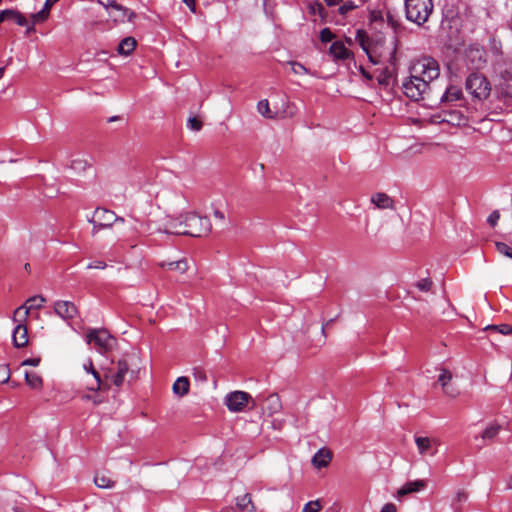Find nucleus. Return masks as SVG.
Segmentation results:
<instances>
[{
	"instance_id": "1",
	"label": "nucleus",
	"mask_w": 512,
	"mask_h": 512,
	"mask_svg": "<svg viewBox=\"0 0 512 512\" xmlns=\"http://www.w3.org/2000/svg\"><path fill=\"white\" fill-rule=\"evenodd\" d=\"M356 41L367 54L369 61L374 64L389 63L396 65V45L394 42L386 43L382 34L368 35L366 31L358 29L356 31Z\"/></svg>"
},
{
	"instance_id": "2",
	"label": "nucleus",
	"mask_w": 512,
	"mask_h": 512,
	"mask_svg": "<svg viewBox=\"0 0 512 512\" xmlns=\"http://www.w3.org/2000/svg\"><path fill=\"white\" fill-rule=\"evenodd\" d=\"M173 230H163L167 234L187 235L191 237H203L211 232V222L207 217L189 212L179 217V223L171 222Z\"/></svg>"
},
{
	"instance_id": "3",
	"label": "nucleus",
	"mask_w": 512,
	"mask_h": 512,
	"mask_svg": "<svg viewBox=\"0 0 512 512\" xmlns=\"http://www.w3.org/2000/svg\"><path fill=\"white\" fill-rule=\"evenodd\" d=\"M410 73L413 78L425 80V83L430 85L432 81L439 77L440 66L434 58L423 56L413 62Z\"/></svg>"
},
{
	"instance_id": "4",
	"label": "nucleus",
	"mask_w": 512,
	"mask_h": 512,
	"mask_svg": "<svg viewBox=\"0 0 512 512\" xmlns=\"http://www.w3.org/2000/svg\"><path fill=\"white\" fill-rule=\"evenodd\" d=\"M433 8L432 0H405L407 19L419 26L428 21Z\"/></svg>"
},
{
	"instance_id": "5",
	"label": "nucleus",
	"mask_w": 512,
	"mask_h": 512,
	"mask_svg": "<svg viewBox=\"0 0 512 512\" xmlns=\"http://www.w3.org/2000/svg\"><path fill=\"white\" fill-rule=\"evenodd\" d=\"M86 340L88 344H94L100 353L111 351L116 344L115 338L105 329H89Z\"/></svg>"
},
{
	"instance_id": "6",
	"label": "nucleus",
	"mask_w": 512,
	"mask_h": 512,
	"mask_svg": "<svg viewBox=\"0 0 512 512\" xmlns=\"http://www.w3.org/2000/svg\"><path fill=\"white\" fill-rule=\"evenodd\" d=\"M466 90L479 100L486 99L490 95L491 86L486 77L480 73H472L466 79Z\"/></svg>"
},
{
	"instance_id": "7",
	"label": "nucleus",
	"mask_w": 512,
	"mask_h": 512,
	"mask_svg": "<svg viewBox=\"0 0 512 512\" xmlns=\"http://www.w3.org/2000/svg\"><path fill=\"white\" fill-rule=\"evenodd\" d=\"M124 218L117 216L113 211L105 208H97L90 220L93 223V234L101 229L110 228L114 223H124Z\"/></svg>"
},
{
	"instance_id": "8",
	"label": "nucleus",
	"mask_w": 512,
	"mask_h": 512,
	"mask_svg": "<svg viewBox=\"0 0 512 512\" xmlns=\"http://www.w3.org/2000/svg\"><path fill=\"white\" fill-rule=\"evenodd\" d=\"M402 89L408 98L418 101L428 91L429 85L425 83V80L413 78V75L410 74L409 79L403 82Z\"/></svg>"
},
{
	"instance_id": "9",
	"label": "nucleus",
	"mask_w": 512,
	"mask_h": 512,
	"mask_svg": "<svg viewBox=\"0 0 512 512\" xmlns=\"http://www.w3.org/2000/svg\"><path fill=\"white\" fill-rule=\"evenodd\" d=\"M252 397L244 391H234L226 395L224 403L231 412H241L248 405Z\"/></svg>"
},
{
	"instance_id": "10",
	"label": "nucleus",
	"mask_w": 512,
	"mask_h": 512,
	"mask_svg": "<svg viewBox=\"0 0 512 512\" xmlns=\"http://www.w3.org/2000/svg\"><path fill=\"white\" fill-rule=\"evenodd\" d=\"M129 370L130 366L128 362L125 359H120L116 363V370L114 368H108L105 370L104 376L106 379H110L115 386L121 387Z\"/></svg>"
},
{
	"instance_id": "11",
	"label": "nucleus",
	"mask_w": 512,
	"mask_h": 512,
	"mask_svg": "<svg viewBox=\"0 0 512 512\" xmlns=\"http://www.w3.org/2000/svg\"><path fill=\"white\" fill-rule=\"evenodd\" d=\"M45 302L46 299L42 295H36L28 298L23 305L14 311L13 320H18V316L21 314L22 310H24L23 318H20L19 320L21 322H26L30 311L33 309H40Z\"/></svg>"
},
{
	"instance_id": "12",
	"label": "nucleus",
	"mask_w": 512,
	"mask_h": 512,
	"mask_svg": "<svg viewBox=\"0 0 512 512\" xmlns=\"http://www.w3.org/2000/svg\"><path fill=\"white\" fill-rule=\"evenodd\" d=\"M105 8L107 9L109 16L115 22H132L136 16L134 12L128 10L118 3L105 4Z\"/></svg>"
},
{
	"instance_id": "13",
	"label": "nucleus",
	"mask_w": 512,
	"mask_h": 512,
	"mask_svg": "<svg viewBox=\"0 0 512 512\" xmlns=\"http://www.w3.org/2000/svg\"><path fill=\"white\" fill-rule=\"evenodd\" d=\"M53 307L54 312L65 321L74 319L78 315L76 305L70 301H56Z\"/></svg>"
},
{
	"instance_id": "14",
	"label": "nucleus",
	"mask_w": 512,
	"mask_h": 512,
	"mask_svg": "<svg viewBox=\"0 0 512 512\" xmlns=\"http://www.w3.org/2000/svg\"><path fill=\"white\" fill-rule=\"evenodd\" d=\"M17 323L14 331H13V344L17 348L25 347L28 344V331L26 322H21L18 320H13Z\"/></svg>"
},
{
	"instance_id": "15",
	"label": "nucleus",
	"mask_w": 512,
	"mask_h": 512,
	"mask_svg": "<svg viewBox=\"0 0 512 512\" xmlns=\"http://www.w3.org/2000/svg\"><path fill=\"white\" fill-rule=\"evenodd\" d=\"M415 443L418 448V452L421 455L430 453L431 455L436 454L437 450H432L433 446H437L439 441L434 438L417 436L415 437Z\"/></svg>"
},
{
	"instance_id": "16",
	"label": "nucleus",
	"mask_w": 512,
	"mask_h": 512,
	"mask_svg": "<svg viewBox=\"0 0 512 512\" xmlns=\"http://www.w3.org/2000/svg\"><path fill=\"white\" fill-rule=\"evenodd\" d=\"M427 483L425 480L419 479L405 483L396 493L397 498H402L408 494L419 492L425 489Z\"/></svg>"
},
{
	"instance_id": "17",
	"label": "nucleus",
	"mask_w": 512,
	"mask_h": 512,
	"mask_svg": "<svg viewBox=\"0 0 512 512\" xmlns=\"http://www.w3.org/2000/svg\"><path fill=\"white\" fill-rule=\"evenodd\" d=\"M332 459V453L328 449H320L312 458V464L320 469L327 467Z\"/></svg>"
},
{
	"instance_id": "18",
	"label": "nucleus",
	"mask_w": 512,
	"mask_h": 512,
	"mask_svg": "<svg viewBox=\"0 0 512 512\" xmlns=\"http://www.w3.org/2000/svg\"><path fill=\"white\" fill-rule=\"evenodd\" d=\"M371 202L379 209H393L394 201L386 193H376L371 197Z\"/></svg>"
},
{
	"instance_id": "19",
	"label": "nucleus",
	"mask_w": 512,
	"mask_h": 512,
	"mask_svg": "<svg viewBox=\"0 0 512 512\" xmlns=\"http://www.w3.org/2000/svg\"><path fill=\"white\" fill-rule=\"evenodd\" d=\"M329 52L335 60H345L351 56V52L340 41L334 42L330 46Z\"/></svg>"
},
{
	"instance_id": "20",
	"label": "nucleus",
	"mask_w": 512,
	"mask_h": 512,
	"mask_svg": "<svg viewBox=\"0 0 512 512\" xmlns=\"http://www.w3.org/2000/svg\"><path fill=\"white\" fill-rule=\"evenodd\" d=\"M190 382L187 377L181 376L175 380L172 386L173 393L178 397H183L189 393Z\"/></svg>"
},
{
	"instance_id": "21",
	"label": "nucleus",
	"mask_w": 512,
	"mask_h": 512,
	"mask_svg": "<svg viewBox=\"0 0 512 512\" xmlns=\"http://www.w3.org/2000/svg\"><path fill=\"white\" fill-rule=\"evenodd\" d=\"M236 506L241 511L256 512V507L252 501L250 493H246L243 496L236 498Z\"/></svg>"
},
{
	"instance_id": "22",
	"label": "nucleus",
	"mask_w": 512,
	"mask_h": 512,
	"mask_svg": "<svg viewBox=\"0 0 512 512\" xmlns=\"http://www.w3.org/2000/svg\"><path fill=\"white\" fill-rule=\"evenodd\" d=\"M160 266L164 269H167L170 271H176L180 274H184L189 268L186 259H180V260L170 261V262H161Z\"/></svg>"
},
{
	"instance_id": "23",
	"label": "nucleus",
	"mask_w": 512,
	"mask_h": 512,
	"mask_svg": "<svg viewBox=\"0 0 512 512\" xmlns=\"http://www.w3.org/2000/svg\"><path fill=\"white\" fill-rule=\"evenodd\" d=\"M136 47V40L133 37L124 38L118 45L117 51L120 55H130Z\"/></svg>"
},
{
	"instance_id": "24",
	"label": "nucleus",
	"mask_w": 512,
	"mask_h": 512,
	"mask_svg": "<svg viewBox=\"0 0 512 512\" xmlns=\"http://www.w3.org/2000/svg\"><path fill=\"white\" fill-rule=\"evenodd\" d=\"M501 430V425L497 422L490 423L482 432L481 438L484 441H493Z\"/></svg>"
},
{
	"instance_id": "25",
	"label": "nucleus",
	"mask_w": 512,
	"mask_h": 512,
	"mask_svg": "<svg viewBox=\"0 0 512 512\" xmlns=\"http://www.w3.org/2000/svg\"><path fill=\"white\" fill-rule=\"evenodd\" d=\"M84 369L88 373H91L95 379V383L93 385L89 386L88 389L91 391L100 390L101 385H102L101 377H100V374L95 370L91 360L88 361V364H84Z\"/></svg>"
},
{
	"instance_id": "26",
	"label": "nucleus",
	"mask_w": 512,
	"mask_h": 512,
	"mask_svg": "<svg viewBox=\"0 0 512 512\" xmlns=\"http://www.w3.org/2000/svg\"><path fill=\"white\" fill-rule=\"evenodd\" d=\"M265 409L269 412V414L277 413L281 409L280 398L275 394L269 395L266 398Z\"/></svg>"
},
{
	"instance_id": "27",
	"label": "nucleus",
	"mask_w": 512,
	"mask_h": 512,
	"mask_svg": "<svg viewBox=\"0 0 512 512\" xmlns=\"http://www.w3.org/2000/svg\"><path fill=\"white\" fill-rule=\"evenodd\" d=\"M5 14H7L8 20L15 21L20 26H27L28 22L26 18L17 10L13 9H6Z\"/></svg>"
},
{
	"instance_id": "28",
	"label": "nucleus",
	"mask_w": 512,
	"mask_h": 512,
	"mask_svg": "<svg viewBox=\"0 0 512 512\" xmlns=\"http://www.w3.org/2000/svg\"><path fill=\"white\" fill-rule=\"evenodd\" d=\"M94 483L97 487L102 489H109L114 487L115 482L112 481L108 476L105 474H96L94 478Z\"/></svg>"
},
{
	"instance_id": "29",
	"label": "nucleus",
	"mask_w": 512,
	"mask_h": 512,
	"mask_svg": "<svg viewBox=\"0 0 512 512\" xmlns=\"http://www.w3.org/2000/svg\"><path fill=\"white\" fill-rule=\"evenodd\" d=\"M90 166L91 164L86 159L83 158L73 159L70 163V168L76 173H82L86 171V169Z\"/></svg>"
},
{
	"instance_id": "30",
	"label": "nucleus",
	"mask_w": 512,
	"mask_h": 512,
	"mask_svg": "<svg viewBox=\"0 0 512 512\" xmlns=\"http://www.w3.org/2000/svg\"><path fill=\"white\" fill-rule=\"evenodd\" d=\"M26 383L33 389H39L42 387V379L39 375L33 372L25 373Z\"/></svg>"
},
{
	"instance_id": "31",
	"label": "nucleus",
	"mask_w": 512,
	"mask_h": 512,
	"mask_svg": "<svg viewBox=\"0 0 512 512\" xmlns=\"http://www.w3.org/2000/svg\"><path fill=\"white\" fill-rule=\"evenodd\" d=\"M363 4L364 3H360L357 0H354V1L349 0V1L345 2L344 4H342L341 6H339L338 13L340 15L346 16L350 11H352L356 8H359Z\"/></svg>"
},
{
	"instance_id": "32",
	"label": "nucleus",
	"mask_w": 512,
	"mask_h": 512,
	"mask_svg": "<svg viewBox=\"0 0 512 512\" xmlns=\"http://www.w3.org/2000/svg\"><path fill=\"white\" fill-rule=\"evenodd\" d=\"M453 379V374L450 370L446 368L440 369V374L438 376V383L441 385L442 388L448 386Z\"/></svg>"
},
{
	"instance_id": "33",
	"label": "nucleus",
	"mask_w": 512,
	"mask_h": 512,
	"mask_svg": "<svg viewBox=\"0 0 512 512\" xmlns=\"http://www.w3.org/2000/svg\"><path fill=\"white\" fill-rule=\"evenodd\" d=\"M392 75L393 71L386 66L377 76V81L382 86H388Z\"/></svg>"
},
{
	"instance_id": "34",
	"label": "nucleus",
	"mask_w": 512,
	"mask_h": 512,
	"mask_svg": "<svg viewBox=\"0 0 512 512\" xmlns=\"http://www.w3.org/2000/svg\"><path fill=\"white\" fill-rule=\"evenodd\" d=\"M257 110L258 112L266 117V118H269V119H272L274 118V115L271 113L270 111V108H269V102L268 100L266 99H263V100H260L257 104Z\"/></svg>"
},
{
	"instance_id": "35",
	"label": "nucleus",
	"mask_w": 512,
	"mask_h": 512,
	"mask_svg": "<svg viewBox=\"0 0 512 512\" xmlns=\"http://www.w3.org/2000/svg\"><path fill=\"white\" fill-rule=\"evenodd\" d=\"M414 286L421 292H429L433 287V281L429 277L422 278L415 282Z\"/></svg>"
},
{
	"instance_id": "36",
	"label": "nucleus",
	"mask_w": 512,
	"mask_h": 512,
	"mask_svg": "<svg viewBox=\"0 0 512 512\" xmlns=\"http://www.w3.org/2000/svg\"><path fill=\"white\" fill-rule=\"evenodd\" d=\"M460 95L461 91L458 88L451 87L446 90L441 100L444 102L458 100L460 98Z\"/></svg>"
},
{
	"instance_id": "37",
	"label": "nucleus",
	"mask_w": 512,
	"mask_h": 512,
	"mask_svg": "<svg viewBox=\"0 0 512 512\" xmlns=\"http://www.w3.org/2000/svg\"><path fill=\"white\" fill-rule=\"evenodd\" d=\"M321 509V502L319 500H314L306 503L302 509V512H319Z\"/></svg>"
},
{
	"instance_id": "38",
	"label": "nucleus",
	"mask_w": 512,
	"mask_h": 512,
	"mask_svg": "<svg viewBox=\"0 0 512 512\" xmlns=\"http://www.w3.org/2000/svg\"><path fill=\"white\" fill-rule=\"evenodd\" d=\"M495 247L500 254H503L512 259V248L508 244L504 242H496Z\"/></svg>"
},
{
	"instance_id": "39",
	"label": "nucleus",
	"mask_w": 512,
	"mask_h": 512,
	"mask_svg": "<svg viewBox=\"0 0 512 512\" xmlns=\"http://www.w3.org/2000/svg\"><path fill=\"white\" fill-rule=\"evenodd\" d=\"M289 65L291 66V70L296 75H304L308 73V69L301 63L296 61L289 62Z\"/></svg>"
},
{
	"instance_id": "40",
	"label": "nucleus",
	"mask_w": 512,
	"mask_h": 512,
	"mask_svg": "<svg viewBox=\"0 0 512 512\" xmlns=\"http://www.w3.org/2000/svg\"><path fill=\"white\" fill-rule=\"evenodd\" d=\"M485 330L498 331L499 333L504 334V335L512 334V326H509V325H501V326L489 325L485 328Z\"/></svg>"
},
{
	"instance_id": "41",
	"label": "nucleus",
	"mask_w": 512,
	"mask_h": 512,
	"mask_svg": "<svg viewBox=\"0 0 512 512\" xmlns=\"http://www.w3.org/2000/svg\"><path fill=\"white\" fill-rule=\"evenodd\" d=\"M11 376L10 368L6 364L0 365V384H4L9 381Z\"/></svg>"
},
{
	"instance_id": "42",
	"label": "nucleus",
	"mask_w": 512,
	"mask_h": 512,
	"mask_svg": "<svg viewBox=\"0 0 512 512\" xmlns=\"http://www.w3.org/2000/svg\"><path fill=\"white\" fill-rule=\"evenodd\" d=\"M442 390H443V393L450 398H456L460 394V391L458 390V388L456 386H454L452 383H450L448 386L442 388Z\"/></svg>"
},
{
	"instance_id": "43",
	"label": "nucleus",
	"mask_w": 512,
	"mask_h": 512,
	"mask_svg": "<svg viewBox=\"0 0 512 512\" xmlns=\"http://www.w3.org/2000/svg\"><path fill=\"white\" fill-rule=\"evenodd\" d=\"M187 126L193 131H200L202 129V121L197 117H190L188 119Z\"/></svg>"
},
{
	"instance_id": "44",
	"label": "nucleus",
	"mask_w": 512,
	"mask_h": 512,
	"mask_svg": "<svg viewBox=\"0 0 512 512\" xmlns=\"http://www.w3.org/2000/svg\"><path fill=\"white\" fill-rule=\"evenodd\" d=\"M334 37L335 35L329 28H324L320 32V40L324 43L332 41Z\"/></svg>"
},
{
	"instance_id": "45",
	"label": "nucleus",
	"mask_w": 512,
	"mask_h": 512,
	"mask_svg": "<svg viewBox=\"0 0 512 512\" xmlns=\"http://www.w3.org/2000/svg\"><path fill=\"white\" fill-rule=\"evenodd\" d=\"M48 10H49V9H46V8L44 7V9H43V10H41V11H39V12H37V13L33 14V15H32L33 22H34V23H36V22H38V21H44V20L48 17Z\"/></svg>"
},
{
	"instance_id": "46",
	"label": "nucleus",
	"mask_w": 512,
	"mask_h": 512,
	"mask_svg": "<svg viewBox=\"0 0 512 512\" xmlns=\"http://www.w3.org/2000/svg\"><path fill=\"white\" fill-rule=\"evenodd\" d=\"M499 218H500V214H499V212H498V211H494V212H492V213L489 215V217H488V220H487V221H488V223H489L491 226H495V225L497 224V222H498Z\"/></svg>"
},
{
	"instance_id": "47",
	"label": "nucleus",
	"mask_w": 512,
	"mask_h": 512,
	"mask_svg": "<svg viewBox=\"0 0 512 512\" xmlns=\"http://www.w3.org/2000/svg\"><path fill=\"white\" fill-rule=\"evenodd\" d=\"M107 267L104 261H95L87 265L88 269H105Z\"/></svg>"
},
{
	"instance_id": "48",
	"label": "nucleus",
	"mask_w": 512,
	"mask_h": 512,
	"mask_svg": "<svg viewBox=\"0 0 512 512\" xmlns=\"http://www.w3.org/2000/svg\"><path fill=\"white\" fill-rule=\"evenodd\" d=\"M40 363V358H29L22 362L23 366L29 365V366H38Z\"/></svg>"
},
{
	"instance_id": "49",
	"label": "nucleus",
	"mask_w": 512,
	"mask_h": 512,
	"mask_svg": "<svg viewBox=\"0 0 512 512\" xmlns=\"http://www.w3.org/2000/svg\"><path fill=\"white\" fill-rule=\"evenodd\" d=\"M82 399L85 400V401H92L95 405H98L102 402L101 399H99L98 397L96 396H92V395H89V394H84L82 396Z\"/></svg>"
},
{
	"instance_id": "50",
	"label": "nucleus",
	"mask_w": 512,
	"mask_h": 512,
	"mask_svg": "<svg viewBox=\"0 0 512 512\" xmlns=\"http://www.w3.org/2000/svg\"><path fill=\"white\" fill-rule=\"evenodd\" d=\"M381 512H396V506L392 503H387L383 506Z\"/></svg>"
},
{
	"instance_id": "51",
	"label": "nucleus",
	"mask_w": 512,
	"mask_h": 512,
	"mask_svg": "<svg viewBox=\"0 0 512 512\" xmlns=\"http://www.w3.org/2000/svg\"><path fill=\"white\" fill-rule=\"evenodd\" d=\"M183 2L189 7L192 12L196 11L195 0H183Z\"/></svg>"
},
{
	"instance_id": "52",
	"label": "nucleus",
	"mask_w": 512,
	"mask_h": 512,
	"mask_svg": "<svg viewBox=\"0 0 512 512\" xmlns=\"http://www.w3.org/2000/svg\"><path fill=\"white\" fill-rule=\"evenodd\" d=\"M213 215L215 218L219 219L220 221H224V219H225L224 213L222 211H220L219 209H215L213 212Z\"/></svg>"
},
{
	"instance_id": "53",
	"label": "nucleus",
	"mask_w": 512,
	"mask_h": 512,
	"mask_svg": "<svg viewBox=\"0 0 512 512\" xmlns=\"http://www.w3.org/2000/svg\"><path fill=\"white\" fill-rule=\"evenodd\" d=\"M381 13L377 11H372L370 14V20L372 22L377 21L378 19H381Z\"/></svg>"
},
{
	"instance_id": "54",
	"label": "nucleus",
	"mask_w": 512,
	"mask_h": 512,
	"mask_svg": "<svg viewBox=\"0 0 512 512\" xmlns=\"http://www.w3.org/2000/svg\"><path fill=\"white\" fill-rule=\"evenodd\" d=\"M501 76L504 80L508 81L512 79V74L508 71H504L501 73Z\"/></svg>"
},
{
	"instance_id": "55",
	"label": "nucleus",
	"mask_w": 512,
	"mask_h": 512,
	"mask_svg": "<svg viewBox=\"0 0 512 512\" xmlns=\"http://www.w3.org/2000/svg\"><path fill=\"white\" fill-rule=\"evenodd\" d=\"M360 71H361L362 75H363L366 79H368V80H371V79H372V76H371L367 71H365V69H364L363 67H360Z\"/></svg>"
},
{
	"instance_id": "56",
	"label": "nucleus",
	"mask_w": 512,
	"mask_h": 512,
	"mask_svg": "<svg viewBox=\"0 0 512 512\" xmlns=\"http://www.w3.org/2000/svg\"><path fill=\"white\" fill-rule=\"evenodd\" d=\"M7 19V14H5V10L0 12V24Z\"/></svg>"
},
{
	"instance_id": "57",
	"label": "nucleus",
	"mask_w": 512,
	"mask_h": 512,
	"mask_svg": "<svg viewBox=\"0 0 512 512\" xmlns=\"http://www.w3.org/2000/svg\"><path fill=\"white\" fill-rule=\"evenodd\" d=\"M58 0H46V3H45V8L46 9H49L53 3L57 2Z\"/></svg>"
},
{
	"instance_id": "58",
	"label": "nucleus",
	"mask_w": 512,
	"mask_h": 512,
	"mask_svg": "<svg viewBox=\"0 0 512 512\" xmlns=\"http://www.w3.org/2000/svg\"><path fill=\"white\" fill-rule=\"evenodd\" d=\"M100 3L105 7V4H113L116 2L114 0H106V1L100 0Z\"/></svg>"
},
{
	"instance_id": "59",
	"label": "nucleus",
	"mask_w": 512,
	"mask_h": 512,
	"mask_svg": "<svg viewBox=\"0 0 512 512\" xmlns=\"http://www.w3.org/2000/svg\"><path fill=\"white\" fill-rule=\"evenodd\" d=\"M137 243H138V241L136 239H131L130 247L131 248L136 247Z\"/></svg>"
},
{
	"instance_id": "60",
	"label": "nucleus",
	"mask_w": 512,
	"mask_h": 512,
	"mask_svg": "<svg viewBox=\"0 0 512 512\" xmlns=\"http://www.w3.org/2000/svg\"><path fill=\"white\" fill-rule=\"evenodd\" d=\"M34 24H35V23L33 22V24L27 28V34H29V33H31L32 31H34Z\"/></svg>"
},
{
	"instance_id": "61",
	"label": "nucleus",
	"mask_w": 512,
	"mask_h": 512,
	"mask_svg": "<svg viewBox=\"0 0 512 512\" xmlns=\"http://www.w3.org/2000/svg\"><path fill=\"white\" fill-rule=\"evenodd\" d=\"M4 71H5V69L3 67H1L0 68V79L3 77Z\"/></svg>"
},
{
	"instance_id": "62",
	"label": "nucleus",
	"mask_w": 512,
	"mask_h": 512,
	"mask_svg": "<svg viewBox=\"0 0 512 512\" xmlns=\"http://www.w3.org/2000/svg\"><path fill=\"white\" fill-rule=\"evenodd\" d=\"M476 53H479V54H480V55H479V60H481V59H482V54H483V52H482V51H480V50H476Z\"/></svg>"
},
{
	"instance_id": "63",
	"label": "nucleus",
	"mask_w": 512,
	"mask_h": 512,
	"mask_svg": "<svg viewBox=\"0 0 512 512\" xmlns=\"http://www.w3.org/2000/svg\"><path fill=\"white\" fill-rule=\"evenodd\" d=\"M24 268H25L26 271H29L30 270V264H28V263L25 264Z\"/></svg>"
},
{
	"instance_id": "64",
	"label": "nucleus",
	"mask_w": 512,
	"mask_h": 512,
	"mask_svg": "<svg viewBox=\"0 0 512 512\" xmlns=\"http://www.w3.org/2000/svg\"><path fill=\"white\" fill-rule=\"evenodd\" d=\"M508 486H509L510 488H512V476H511V477H510V479H509Z\"/></svg>"
}]
</instances>
